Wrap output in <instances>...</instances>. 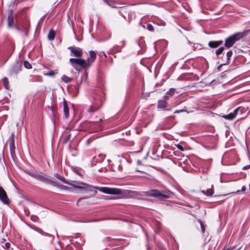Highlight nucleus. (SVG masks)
<instances>
[{
  "label": "nucleus",
  "instance_id": "obj_1",
  "mask_svg": "<svg viewBox=\"0 0 250 250\" xmlns=\"http://www.w3.org/2000/svg\"><path fill=\"white\" fill-rule=\"evenodd\" d=\"M54 176L62 181L63 183L67 184L69 186L73 187V188L84 189L86 191H93L94 189H97L101 192L104 193L112 194V195H119L122 194L126 198H129L137 195V192L136 191L131 190H122L117 188H112L109 187H94L91 185H89L87 183L83 182L78 181H72L69 182L66 180L65 178L60 175L59 174L56 173L54 174Z\"/></svg>",
  "mask_w": 250,
  "mask_h": 250
},
{
  "label": "nucleus",
  "instance_id": "obj_2",
  "mask_svg": "<svg viewBox=\"0 0 250 250\" xmlns=\"http://www.w3.org/2000/svg\"><path fill=\"white\" fill-rule=\"evenodd\" d=\"M144 193L145 195L155 198L159 201H164L172 197L173 195V193L171 191H160L158 189H151L145 191Z\"/></svg>",
  "mask_w": 250,
  "mask_h": 250
},
{
  "label": "nucleus",
  "instance_id": "obj_3",
  "mask_svg": "<svg viewBox=\"0 0 250 250\" xmlns=\"http://www.w3.org/2000/svg\"><path fill=\"white\" fill-rule=\"evenodd\" d=\"M69 62L71 65L76 71L80 72L81 69H84L89 67V63L87 62L84 59L70 58Z\"/></svg>",
  "mask_w": 250,
  "mask_h": 250
},
{
  "label": "nucleus",
  "instance_id": "obj_4",
  "mask_svg": "<svg viewBox=\"0 0 250 250\" xmlns=\"http://www.w3.org/2000/svg\"><path fill=\"white\" fill-rule=\"evenodd\" d=\"M244 36V33L238 32L229 36L225 40V46L229 48L233 46L236 42L239 41Z\"/></svg>",
  "mask_w": 250,
  "mask_h": 250
},
{
  "label": "nucleus",
  "instance_id": "obj_5",
  "mask_svg": "<svg viewBox=\"0 0 250 250\" xmlns=\"http://www.w3.org/2000/svg\"><path fill=\"white\" fill-rule=\"evenodd\" d=\"M28 175L33 178L38 180L43 183H44L47 184L52 185L53 186H57V183L46 177H44L43 175H40L37 173L30 171L28 172Z\"/></svg>",
  "mask_w": 250,
  "mask_h": 250
},
{
  "label": "nucleus",
  "instance_id": "obj_6",
  "mask_svg": "<svg viewBox=\"0 0 250 250\" xmlns=\"http://www.w3.org/2000/svg\"><path fill=\"white\" fill-rule=\"evenodd\" d=\"M103 98L101 95H96L94 98L92 105H91L88 111L90 113H93L97 110L102 105Z\"/></svg>",
  "mask_w": 250,
  "mask_h": 250
},
{
  "label": "nucleus",
  "instance_id": "obj_7",
  "mask_svg": "<svg viewBox=\"0 0 250 250\" xmlns=\"http://www.w3.org/2000/svg\"><path fill=\"white\" fill-rule=\"evenodd\" d=\"M16 17L17 15L11 11L7 17V26L9 28H13L17 23Z\"/></svg>",
  "mask_w": 250,
  "mask_h": 250
},
{
  "label": "nucleus",
  "instance_id": "obj_8",
  "mask_svg": "<svg viewBox=\"0 0 250 250\" xmlns=\"http://www.w3.org/2000/svg\"><path fill=\"white\" fill-rule=\"evenodd\" d=\"M0 200L5 205L10 203L9 199L5 190L0 186Z\"/></svg>",
  "mask_w": 250,
  "mask_h": 250
},
{
  "label": "nucleus",
  "instance_id": "obj_9",
  "mask_svg": "<svg viewBox=\"0 0 250 250\" xmlns=\"http://www.w3.org/2000/svg\"><path fill=\"white\" fill-rule=\"evenodd\" d=\"M68 49L73 54V55L76 57H81L83 55V50L78 47L70 46Z\"/></svg>",
  "mask_w": 250,
  "mask_h": 250
},
{
  "label": "nucleus",
  "instance_id": "obj_10",
  "mask_svg": "<svg viewBox=\"0 0 250 250\" xmlns=\"http://www.w3.org/2000/svg\"><path fill=\"white\" fill-rule=\"evenodd\" d=\"M21 70V66L19 64L16 63L13 65L9 70V75L10 76L17 74Z\"/></svg>",
  "mask_w": 250,
  "mask_h": 250
},
{
  "label": "nucleus",
  "instance_id": "obj_11",
  "mask_svg": "<svg viewBox=\"0 0 250 250\" xmlns=\"http://www.w3.org/2000/svg\"><path fill=\"white\" fill-rule=\"evenodd\" d=\"M9 141L10 142L9 146L11 154L13 155L15 153V143H14V135L12 133L11 136L9 138Z\"/></svg>",
  "mask_w": 250,
  "mask_h": 250
},
{
  "label": "nucleus",
  "instance_id": "obj_12",
  "mask_svg": "<svg viewBox=\"0 0 250 250\" xmlns=\"http://www.w3.org/2000/svg\"><path fill=\"white\" fill-rule=\"evenodd\" d=\"M167 96H165L163 99L160 100L158 101L157 107L158 108L164 109L167 106Z\"/></svg>",
  "mask_w": 250,
  "mask_h": 250
},
{
  "label": "nucleus",
  "instance_id": "obj_13",
  "mask_svg": "<svg viewBox=\"0 0 250 250\" xmlns=\"http://www.w3.org/2000/svg\"><path fill=\"white\" fill-rule=\"evenodd\" d=\"M96 59V53L93 51H90L89 52V57L87 60H86L87 62L89 63V66L92 63L95 61Z\"/></svg>",
  "mask_w": 250,
  "mask_h": 250
},
{
  "label": "nucleus",
  "instance_id": "obj_14",
  "mask_svg": "<svg viewBox=\"0 0 250 250\" xmlns=\"http://www.w3.org/2000/svg\"><path fill=\"white\" fill-rule=\"evenodd\" d=\"M223 43V41H213L208 42V46L211 48H216L221 45Z\"/></svg>",
  "mask_w": 250,
  "mask_h": 250
},
{
  "label": "nucleus",
  "instance_id": "obj_15",
  "mask_svg": "<svg viewBox=\"0 0 250 250\" xmlns=\"http://www.w3.org/2000/svg\"><path fill=\"white\" fill-rule=\"evenodd\" d=\"M63 112L64 115L66 118L69 117V108L67 104V102L65 99H63Z\"/></svg>",
  "mask_w": 250,
  "mask_h": 250
},
{
  "label": "nucleus",
  "instance_id": "obj_16",
  "mask_svg": "<svg viewBox=\"0 0 250 250\" xmlns=\"http://www.w3.org/2000/svg\"><path fill=\"white\" fill-rule=\"evenodd\" d=\"M246 112V109L245 107L240 106L235 109V112L236 115H242L243 113Z\"/></svg>",
  "mask_w": 250,
  "mask_h": 250
},
{
  "label": "nucleus",
  "instance_id": "obj_17",
  "mask_svg": "<svg viewBox=\"0 0 250 250\" xmlns=\"http://www.w3.org/2000/svg\"><path fill=\"white\" fill-rule=\"evenodd\" d=\"M236 116L237 115L234 110L233 112H231L228 115H224L223 117L227 120H232L234 119Z\"/></svg>",
  "mask_w": 250,
  "mask_h": 250
},
{
  "label": "nucleus",
  "instance_id": "obj_18",
  "mask_svg": "<svg viewBox=\"0 0 250 250\" xmlns=\"http://www.w3.org/2000/svg\"><path fill=\"white\" fill-rule=\"evenodd\" d=\"M125 44V41H123L119 45H117L113 48V51L115 52H119L121 51L122 47H124Z\"/></svg>",
  "mask_w": 250,
  "mask_h": 250
},
{
  "label": "nucleus",
  "instance_id": "obj_19",
  "mask_svg": "<svg viewBox=\"0 0 250 250\" xmlns=\"http://www.w3.org/2000/svg\"><path fill=\"white\" fill-rule=\"evenodd\" d=\"M202 192L204 194L207 195V196H211L214 193V189L213 186H211V188H208L206 190H202Z\"/></svg>",
  "mask_w": 250,
  "mask_h": 250
},
{
  "label": "nucleus",
  "instance_id": "obj_20",
  "mask_svg": "<svg viewBox=\"0 0 250 250\" xmlns=\"http://www.w3.org/2000/svg\"><path fill=\"white\" fill-rule=\"evenodd\" d=\"M2 83H3V85L4 86V87L5 88V89H9V81L7 78L4 77L3 78Z\"/></svg>",
  "mask_w": 250,
  "mask_h": 250
},
{
  "label": "nucleus",
  "instance_id": "obj_21",
  "mask_svg": "<svg viewBox=\"0 0 250 250\" xmlns=\"http://www.w3.org/2000/svg\"><path fill=\"white\" fill-rule=\"evenodd\" d=\"M55 36V33L53 30H50L48 34V39L50 41H52L54 39Z\"/></svg>",
  "mask_w": 250,
  "mask_h": 250
},
{
  "label": "nucleus",
  "instance_id": "obj_22",
  "mask_svg": "<svg viewBox=\"0 0 250 250\" xmlns=\"http://www.w3.org/2000/svg\"><path fill=\"white\" fill-rule=\"evenodd\" d=\"M62 80L64 82L67 83L70 82L72 79L66 75H63L62 77Z\"/></svg>",
  "mask_w": 250,
  "mask_h": 250
},
{
  "label": "nucleus",
  "instance_id": "obj_23",
  "mask_svg": "<svg viewBox=\"0 0 250 250\" xmlns=\"http://www.w3.org/2000/svg\"><path fill=\"white\" fill-rule=\"evenodd\" d=\"M232 55V51L231 50L229 51L226 54L227 56V63L228 64L229 62L230 57Z\"/></svg>",
  "mask_w": 250,
  "mask_h": 250
},
{
  "label": "nucleus",
  "instance_id": "obj_24",
  "mask_svg": "<svg viewBox=\"0 0 250 250\" xmlns=\"http://www.w3.org/2000/svg\"><path fill=\"white\" fill-rule=\"evenodd\" d=\"M176 91V89L175 88H170L168 91H167L166 93L167 95H169L170 96H172L174 95Z\"/></svg>",
  "mask_w": 250,
  "mask_h": 250
},
{
  "label": "nucleus",
  "instance_id": "obj_25",
  "mask_svg": "<svg viewBox=\"0 0 250 250\" xmlns=\"http://www.w3.org/2000/svg\"><path fill=\"white\" fill-rule=\"evenodd\" d=\"M224 50V47L222 46L221 47H220L218 49H217L216 52H215V53H216V55L218 56L219 55H220V54H221L222 53V52H223Z\"/></svg>",
  "mask_w": 250,
  "mask_h": 250
},
{
  "label": "nucleus",
  "instance_id": "obj_26",
  "mask_svg": "<svg viewBox=\"0 0 250 250\" xmlns=\"http://www.w3.org/2000/svg\"><path fill=\"white\" fill-rule=\"evenodd\" d=\"M24 66L27 69H31L32 68L31 64L27 61L24 62Z\"/></svg>",
  "mask_w": 250,
  "mask_h": 250
},
{
  "label": "nucleus",
  "instance_id": "obj_27",
  "mask_svg": "<svg viewBox=\"0 0 250 250\" xmlns=\"http://www.w3.org/2000/svg\"><path fill=\"white\" fill-rule=\"evenodd\" d=\"M147 29L151 31V32H153L154 31V27L153 26H152V25L150 23H148L147 24Z\"/></svg>",
  "mask_w": 250,
  "mask_h": 250
},
{
  "label": "nucleus",
  "instance_id": "obj_28",
  "mask_svg": "<svg viewBox=\"0 0 250 250\" xmlns=\"http://www.w3.org/2000/svg\"><path fill=\"white\" fill-rule=\"evenodd\" d=\"M72 170L75 173H77V174L81 176L82 175V174L81 173V171L77 168L72 167Z\"/></svg>",
  "mask_w": 250,
  "mask_h": 250
},
{
  "label": "nucleus",
  "instance_id": "obj_29",
  "mask_svg": "<svg viewBox=\"0 0 250 250\" xmlns=\"http://www.w3.org/2000/svg\"><path fill=\"white\" fill-rule=\"evenodd\" d=\"M55 74H56V72L54 71H49L48 73L45 74V75L48 76H53Z\"/></svg>",
  "mask_w": 250,
  "mask_h": 250
},
{
  "label": "nucleus",
  "instance_id": "obj_30",
  "mask_svg": "<svg viewBox=\"0 0 250 250\" xmlns=\"http://www.w3.org/2000/svg\"><path fill=\"white\" fill-rule=\"evenodd\" d=\"M176 146L179 150L183 151H184L185 149L182 145L180 144H177L176 145Z\"/></svg>",
  "mask_w": 250,
  "mask_h": 250
},
{
  "label": "nucleus",
  "instance_id": "obj_31",
  "mask_svg": "<svg viewBox=\"0 0 250 250\" xmlns=\"http://www.w3.org/2000/svg\"><path fill=\"white\" fill-rule=\"evenodd\" d=\"M57 186L56 187H58L59 188H62V189H67L69 188L68 187H66V186H63V185H58V184L57 183Z\"/></svg>",
  "mask_w": 250,
  "mask_h": 250
},
{
  "label": "nucleus",
  "instance_id": "obj_32",
  "mask_svg": "<svg viewBox=\"0 0 250 250\" xmlns=\"http://www.w3.org/2000/svg\"><path fill=\"white\" fill-rule=\"evenodd\" d=\"M98 158L100 159V160H99V162H102L104 158V156L103 154L99 155L98 156Z\"/></svg>",
  "mask_w": 250,
  "mask_h": 250
},
{
  "label": "nucleus",
  "instance_id": "obj_33",
  "mask_svg": "<svg viewBox=\"0 0 250 250\" xmlns=\"http://www.w3.org/2000/svg\"><path fill=\"white\" fill-rule=\"evenodd\" d=\"M3 248H4L5 249H6L8 250V249H9L10 248V244L9 243H8V242L6 243H5V244H4V246H3Z\"/></svg>",
  "mask_w": 250,
  "mask_h": 250
},
{
  "label": "nucleus",
  "instance_id": "obj_34",
  "mask_svg": "<svg viewBox=\"0 0 250 250\" xmlns=\"http://www.w3.org/2000/svg\"><path fill=\"white\" fill-rule=\"evenodd\" d=\"M40 232L41 233H42V234L44 235H46V236H52L51 234H48V233H46V232H43V231L42 230L40 231Z\"/></svg>",
  "mask_w": 250,
  "mask_h": 250
},
{
  "label": "nucleus",
  "instance_id": "obj_35",
  "mask_svg": "<svg viewBox=\"0 0 250 250\" xmlns=\"http://www.w3.org/2000/svg\"><path fill=\"white\" fill-rule=\"evenodd\" d=\"M70 135L69 134L67 136V137L65 138L64 139V142L65 143H66L67 142V141L70 139Z\"/></svg>",
  "mask_w": 250,
  "mask_h": 250
},
{
  "label": "nucleus",
  "instance_id": "obj_36",
  "mask_svg": "<svg viewBox=\"0 0 250 250\" xmlns=\"http://www.w3.org/2000/svg\"><path fill=\"white\" fill-rule=\"evenodd\" d=\"M201 227L202 231H203V232H204L205 231V229L204 226L203 225V224L202 223H201Z\"/></svg>",
  "mask_w": 250,
  "mask_h": 250
},
{
  "label": "nucleus",
  "instance_id": "obj_37",
  "mask_svg": "<svg viewBox=\"0 0 250 250\" xmlns=\"http://www.w3.org/2000/svg\"><path fill=\"white\" fill-rule=\"evenodd\" d=\"M250 167V165L246 166L243 167V169H248Z\"/></svg>",
  "mask_w": 250,
  "mask_h": 250
},
{
  "label": "nucleus",
  "instance_id": "obj_38",
  "mask_svg": "<svg viewBox=\"0 0 250 250\" xmlns=\"http://www.w3.org/2000/svg\"><path fill=\"white\" fill-rule=\"evenodd\" d=\"M14 28H15V29H16V30H18V31H19V30H20V28H19V27H18V25H17V23H16V25H15V26H14Z\"/></svg>",
  "mask_w": 250,
  "mask_h": 250
},
{
  "label": "nucleus",
  "instance_id": "obj_39",
  "mask_svg": "<svg viewBox=\"0 0 250 250\" xmlns=\"http://www.w3.org/2000/svg\"><path fill=\"white\" fill-rule=\"evenodd\" d=\"M184 111H185V110H176V111H175V113H180L181 112H183Z\"/></svg>",
  "mask_w": 250,
  "mask_h": 250
},
{
  "label": "nucleus",
  "instance_id": "obj_40",
  "mask_svg": "<svg viewBox=\"0 0 250 250\" xmlns=\"http://www.w3.org/2000/svg\"><path fill=\"white\" fill-rule=\"evenodd\" d=\"M246 189V188L245 187V186H243L242 188V189H241V191H245Z\"/></svg>",
  "mask_w": 250,
  "mask_h": 250
},
{
  "label": "nucleus",
  "instance_id": "obj_41",
  "mask_svg": "<svg viewBox=\"0 0 250 250\" xmlns=\"http://www.w3.org/2000/svg\"><path fill=\"white\" fill-rule=\"evenodd\" d=\"M94 159H95L96 162H99V160H100V159L98 157H94Z\"/></svg>",
  "mask_w": 250,
  "mask_h": 250
},
{
  "label": "nucleus",
  "instance_id": "obj_42",
  "mask_svg": "<svg viewBox=\"0 0 250 250\" xmlns=\"http://www.w3.org/2000/svg\"><path fill=\"white\" fill-rule=\"evenodd\" d=\"M94 159H95L96 162H99V160H100V159L98 157H94Z\"/></svg>",
  "mask_w": 250,
  "mask_h": 250
},
{
  "label": "nucleus",
  "instance_id": "obj_43",
  "mask_svg": "<svg viewBox=\"0 0 250 250\" xmlns=\"http://www.w3.org/2000/svg\"><path fill=\"white\" fill-rule=\"evenodd\" d=\"M86 198H87V197H83V198H80V199L79 200L78 202H80V201L81 200H82V199H86Z\"/></svg>",
  "mask_w": 250,
  "mask_h": 250
},
{
  "label": "nucleus",
  "instance_id": "obj_44",
  "mask_svg": "<svg viewBox=\"0 0 250 250\" xmlns=\"http://www.w3.org/2000/svg\"><path fill=\"white\" fill-rule=\"evenodd\" d=\"M97 193V191L96 190H94V193L96 194Z\"/></svg>",
  "mask_w": 250,
  "mask_h": 250
},
{
  "label": "nucleus",
  "instance_id": "obj_45",
  "mask_svg": "<svg viewBox=\"0 0 250 250\" xmlns=\"http://www.w3.org/2000/svg\"><path fill=\"white\" fill-rule=\"evenodd\" d=\"M223 250H230V249H227V250L224 249Z\"/></svg>",
  "mask_w": 250,
  "mask_h": 250
},
{
  "label": "nucleus",
  "instance_id": "obj_46",
  "mask_svg": "<svg viewBox=\"0 0 250 250\" xmlns=\"http://www.w3.org/2000/svg\"><path fill=\"white\" fill-rule=\"evenodd\" d=\"M104 1L105 2H107V1L106 0H104Z\"/></svg>",
  "mask_w": 250,
  "mask_h": 250
}]
</instances>
